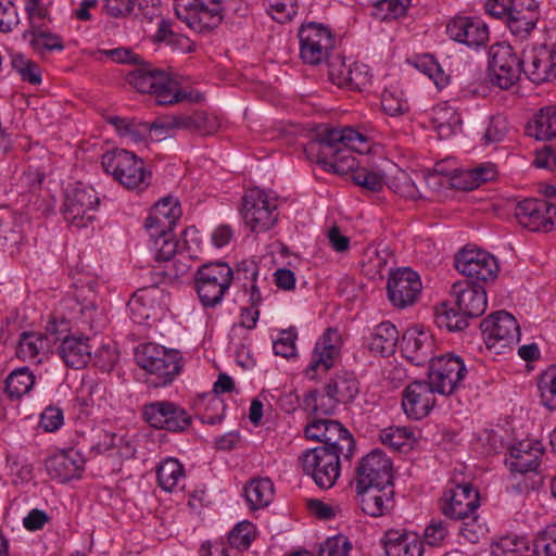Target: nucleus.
<instances>
[{
  "instance_id": "1",
  "label": "nucleus",
  "mask_w": 556,
  "mask_h": 556,
  "mask_svg": "<svg viewBox=\"0 0 556 556\" xmlns=\"http://www.w3.org/2000/svg\"><path fill=\"white\" fill-rule=\"evenodd\" d=\"M368 150L367 138L350 127L324 128L305 147V152L316 156L317 163L338 174L354 170L353 151L363 153Z\"/></svg>"
},
{
  "instance_id": "2",
  "label": "nucleus",
  "mask_w": 556,
  "mask_h": 556,
  "mask_svg": "<svg viewBox=\"0 0 556 556\" xmlns=\"http://www.w3.org/2000/svg\"><path fill=\"white\" fill-rule=\"evenodd\" d=\"M136 362L150 376L153 387L172 383L181 370V355L177 350H167L155 343H147L136 351Z\"/></svg>"
},
{
  "instance_id": "3",
  "label": "nucleus",
  "mask_w": 556,
  "mask_h": 556,
  "mask_svg": "<svg viewBox=\"0 0 556 556\" xmlns=\"http://www.w3.org/2000/svg\"><path fill=\"white\" fill-rule=\"evenodd\" d=\"M127 81L141 93L154 94L160 105L178 103L187 98V93L180 90L176 79L151 65H143L130 72Z\"/></svg>"
},
{
  "instance_id": "4",
  "label": "nucleus",
  "mask_w": 556,
  "mask_h": 556,
  "mask_svg": "<svg viewBox=\"0 0 556 556\" xmlns=\"http://www.w3.org/2000/svg\"><path fill=\"white\" fill-rule=\"evenodd\" d=\"M235 281L232 268L225 262L201 265L194 275V289L204 307H215Z\"/></svg>"
},
{
  "instance_id": "5",
  "label": "nucleus",
  "mask_w": 556,
  "mask_h": 556,
  "mask_svg": "<svg viewBox=\"0 0 556 556\" xmlns=\"http://www.w3.org/2000/svg\"><path fill=\"white\" fill-rule=\"evenodd\" d=\"M104 170L127 189H144L150 185L151 175L144 163L130 151L116 149L102 155Z\"/></svg>"
},
{
  "instance_id": "6",
  "label": "nucleus",
  "mask_w": 556,
  "mask_h": 556,
  "mask_svg": "<svg viewBox=\"0 0 556 556\" xmlns=\"http://www.w3.org/2000/svg\"><path fill=\"white\" fill-rule=\"evenodd\" d=\"M514 48L506 42L491 46L489 51V80L493 86L507 90L518 83L525 67Z\"/></svg>"
},
{
  "instance_id": "7",
  "label": "nucleus",
  "mask_w": 556,
  "mask_h": 556,
  "mask_svg": "<svg viewBox=\"0 0 556 556\" xmlns=\"http://www.w3.org/2000/svg\"><path fill=\"white\" fill-rule=\"evenodd\" d=\"M242 201L241 216L251 231L264 232L276 224V199L270 198L264 190L252 188L245 192Z\"/></svg>"
},
{
  "instance_id": "8",
  "label": "nucleus",
  "mask_w": 556,
  "mask_h": 556,
  "mask_svg": "<svg viewBox=\"0 0 556 556\" xmlns=\"http://www.w3.org/2000/svg\"><path fill=\"white\" fill-rule=\"evenodd\" d=\"M175 13L198 33L212 30L223 20L219 0H175Z\"/></svg>"
},
{
  "instance_id": "9",
  "label": "nucleus",
  "mask_w": 556,
  "mask_h": 556,
  "mask_svg": "<svg viewBox=\"0 0 556 556\" xmlns=\"http://www.w3.org/2000/svg\"><path fill=\"white\" fill-rule=\"evenodd\" d=\"M468 370L464 361L455 354L447 353L432 359L427 380L442 395H451L463 386Z\"/></svg>"
},
{
  "instance_id": "10",
  "label": "nucleus",
  "mask_w": 556,
  "mask_h": 556,
  "mask_svg": "<svg viewBox=\"0 0 556 556\" xmlns=\"http://www.w3.org/2000/svg\"><path fill=\"white\" fill-rule=\"evenodd\" d=\"M300 462L303 471L311 476L320 489H330L340 476V457L327 447L305 451Z\"/></svg>"
},
{
  "instance_id": "11",
  "label": "nucleus",
  "mask_w": 556,
  "mask_h": 556,
  "mask_svg": "<svg viewBox=\"0 0 556 556\" xmlns=\"http://www.w3.org/2000/svg\"><path fill=\"white\" fill-rule=\"evenodd\" d=\"M66 321L62 319L60 325L53 320L48 327L47 332L55 336V341L61 340L58 353L67 367L81 369L88 365L92 358V346L89 343V337L84 334H66L63 339L59 337L66 327Z\"/></svg>"
},
{
  "instance_id": "12",
  "label": "nucleus",
  "mask_w": 556,
  "mask_h": 556,
  "mask_svg": "<svg viewBox=\"0 0 556 556\" xmlns=\"http://www.w3.org/2000/svg\"><path fill=\"white\" fill-rule=\"evenodd\" d=\"M480 507V493L471 483H459L444 491L440 500L442 514L453 520H466Z\"/></svg>"
},
{
  "instance_id": "13",
  "label": "nucleus",
  "mask_w": 556,
  "mask_h": 556,
  "mask_svg": "<svg viewBox=\"0 0 556 556\" xmlns=\"http://www.w3.org/2000/svg\"><path fill=\"white\" fill-rule=\"evenodd\" d=\"M144 420L155 429L172 432L186 431L191 425V416L178 404L156 401L146 404L142 409Z\"/></svg>"
},
{
  "instance_id": "14",
  "label": "nucleus",
  "mask_w": 556,
  "mask_h": 556,
  "mask_svg": "<svg viewBox=\"0 0 556 556\" xmlns=\"http://www.w3.org/2000/svg\"><path fill=\"white\" fill-rule=\"evenodd\" d=\"M455 268L464 276L476 279L477 283L493 281L500 269L497 261L492 254L468 247L457 253Z\"/></svg>"
},
{
  "instance_id": "15",
  "label": "nucleus",
  "mask_w": 556,
  "mask_h": 556,
  "mask_svg": "<svg viewBox=\"0 0 556 556\" xmlns=\"http://www.w3.org/2000/svg\"><path fill=\"white\" fill-rule=\"evenodd\" d=\"M515 217L523 228L548 232L556 228V205L546 200L525 199L516 205Z\"/></svg>"
},
{
  "instance_id": "16",
  "label": "nucleus",
  "mask_w": 556,
  "mask_h": 556,
  "mask_svg": "<svg viewBox=\"0 0 556 556\" xmlns=\"http://www.w3.org/2000/svg\"><path fill=\"white\" fill-rule=\"evenodd\" d=\"M100 199L91 187L78 185L66 194L64 218L77 228L86 227L96 217Z\"/></svg>"
},
{
  "instance_id": "17",
  "label": "nucleus",
  "mask_w": 556,
  "mask_h": 556,
  "mask_svg": "<svg viewBox=\"0 0 556 556\" xmlns=\"http://www.w3.org/2000/svg\"><path fill=\"white\" fill-rule=\"evenodd\" d=\"M392 462L381 450L364 456L355 470V488L393 485Z\"/></svg>"
},
{
  "instance_id": "18",
  "label": "nucleus",
  "mask_w": 556,
  "mask_h": 556,
  "mask_svg": "<svg viewBox=\"0 0 556 556\" xmlns=\"http://www.w3.org/2000/svg\"><path fill=\"white\" fill-rule=\"evenodd\" d=\"M480 329L488 349L501 343L502 348L519 340V326L516 318L507 312H496L480 323Z\"/></svg>"
},
{
  "instance_id": "19",
  "label": "nucleus",
  "mask_w": 556,
  "mask_h": 556,
  "mask_svg": "<svg viewBox=\"0 0 556 556\" xmlns=\"http://www.w3.org/2000/svg\"><path fill=\"white\" fill-rule=\"evenodd\" d=\"M434 393L437 391L428 380H416L409 383L402 399V407L407 417L419 420L428 416L435 404Z\"/></svg>"
},
{
  "instance_id": "20",
  "label": "nucleus",
  "mask_w": 556,
  "mask_h": 556,
  "mask_svg": "<svg viewBox=\"0 0 556 556\" xmlns=\"http://www.w3.org/2000/svg\"><path fill=\"white\" fill-rule=\"evenodd\" d=\"M451 294L455 306L468 318H477L486 309V293L480 283L457 281L452 286Z\"/></svg>"
},
{
  "instance_id": "21",
  "label": "nucleus",
  "mask_w": 556,
  "mask_h": 556,
  "mask_svg": "<svg viewBox=\"0 0 556 556\" xmlns=\"http://www.w3.org/2000/svg\"><path fill=\"white\" fill-rule=\"evenodd\" d=\"M523 73L536 85L556 80V43L533 48L526 55Z\"/></svg>"
},
{
  "instance_id": "22",
  "label": "nucleus",
  "mask_w": 556,
  "mask_h": 556,
  "mask_svg": "<svg viewBox=\"0 0 556 556\" xmlns=\"http://www.w3.org/2000/svg\"><path fill=\"white\" fill-rule=\"evenodd\" d=\"M420 291L421 282L419 276L406 268L393 273L387 285L388 298L399 308L412 305Z\"/></svg>"
},
{
  "instance_id": "23",
  "label": "nucleus",
  "mask_w": 556,
  "mask_h": 556,
  "mask_svg": "<svg viewBox=\"0 0 556 556\" xmlns=\"http://www.w3.org/2000/svg\"><path fill=\"white\" fill-rule=\"evenodd\" d=\"M401 350L406 359L416 366L432 363L435 350V340L427 331L417 329L407 330L402 338Z\"/></svg>"
},
{
  "instance_id": "24",
  "label": "nucleus",
  "mask_w": 556,
  "mask_h": 556,
  "mask_svg": "<svg viewBox=\"0 0 556 556\" xmlns=\"http://www.w3.org/2000/svg\"><path fill=\"white\" fill-rule=\"evenodd\" d=\"M338 341V331L329 328L316 342L311 363L305 371L309 379H315L318 372H327L333 366L340 353Z\"/></svg>"
},
{
  "instance_id": "25",
  "label": "nucleus",
  "mask_w": 556,
  "mask_h": 556,
  "mask_svg": "<svg viewBox=\"0 0 556 556\" xmlns=\"http://www.w3.org/2000/svg\"><path fill=\"white\" fill-rule=\"evenodd\" d=\"M446 34L451 39L469 47H479L489 39V29L485 23L468 17L457 16L446 25Z\"/></svg>"
},
{
  "instance_id": "26",
  "label": "nucleus",
  "mask_w": 556,
  "mask_h": 556,
  "mask_svg": "<svg viewBox=\"0 0 556 556\" xmlns=\"http://www.w3.org/2000/svg\"><path fill=\"white\" fill-rule=\"evenodd\" d=\"M355 489L358 505L365 514L371 517H380L394 507L393 485H371L366 486V489Z\"/></svg>"
},
{
  "instance_id": "27",
  "label": "nucleus",
  "mask_w": 556,
  "mask_h": 556,
  "mask_svg": "<svg viewBox=\"0 0 556 556\" xmlns=\"http://www.w3.org/2000/svg\"><path fill=\"white\" fill-rule=\"evenodd\" d=\"M182 212L176 199L166 197L160 200L151 210L147 220L146 228L149 236H154L166 230H173L176 222L180 218Z\"/></svg>"
},
{
  "instance_id": "28",
  "label": "nucleus",
  "mask_w": 556,
  "mask_h": 556,
  "mask_svg": "<svg viewBox=\"0 0 556 556\" xmlns=\"http://www.w3.org/2000/svg\"><path fill=\"white\" fill-rule=\"evenodd\" d=\"M539 20V7L534 0H516L515 8L505 24L513 35L527 38Z\"/></svg>"
},
{
  "instance_id": "29",
  "label": "nucleus",
  "mask_w": 556,
  "mask_h": 556,
  "mask_svg": "<svg viewBox=\"0 0 556 556\" xmlns=\"http://www.w3.org/2000/svg\"><path fill=\"white\" fill-rule=\"evenodd\" d=\"M84 465V458L74 450L55 454L46 460V469L49 476L60 482L79 477Z\"/></svg>"
},
{
  "instance_id": "30",
  "label": "nucleus",
  "mask_w": 556,
  "mask_h": 556,
  "mask_svg": "<svg viewBox=\"0 0 556 556\" xmlns=\"http://www.w3.org/2000/svg\"><path fill=\"white\" fill-rule=\"evenodd\" d=\"M543 451L530 441H521L509 448L506 465L511 471L527 473L535 471L541 463Z\"/></svg>"
},
{
  "instance_id": "31",
  "label": "nucleus",
  "mask_w": 556,
  "mask_h": 556,
  "mask_svg": "<svg viewBox=\"0 0 556 556\" xmlns=\"http://www.w3.org/2000/svg\"><path fill=\"white\" fill-rule=\"evenodd\" d=\"M45 21L46 18H29V29L24 34V38L30 36V47L40 53L53 50L62 51L64 49L63 39L51 33Z\"/></svg>"
},
{
  "instance_id": "32",
  "label": "nucleus",
  "mask_w": 556,
  "mask_h": 556,
  "mask_svg": "<svg viewBox=\"0 0 556 556\" xmlns=\"http://www.w3.org/2000/svg\"><path fill=\"white\" fill-rule=\"evenodd\" d=\"M326 437L320 447H327L334 452L339 457L350 460L355 451V440L350 431L339 421L329 420Z\"/></svg>"
},
{
  "instance_id": "33",
  "label": "nucleus",
  "mask_w": 556,
  "mask_h": 556,
  "mask_svg": "<svg viewBox=\"0 0 556 556\" xmlns=\"http://www.w3.org/2000/svg\"><path fill=\"white\" fill-rule=\"evenodd\" d=\"M50 346L51 343L47 334L24 331L17 342L16 356L22 361H34L36 364H41Z\"/></svg>"
},
{
  "instance_id": "34",
  "label": "nucleus",
  "mask_w": 556,
  "mask_h": 556,
  "mask_svg": "<svg viewBox=\"0 0 556 556\" xmlns=\"http://www.w3.org/2000/svg\"><path fill=\"white\" fill-rule=\"evenodd\" d=\"M387 556H422V542L416 534L390 530L384 534Z\"/></svg>"
},
{
  "instance_id": "35",
  "label": "nucleus",
  "mask_w": 556,
  "mask_h": 556,
  "mask_svg": "<svg viewBox=\"0 0 556 556\" xmlns=\"http://www.w3.org/2000/svg\"><path fill=\"white\" fill-rule=\"evenodd\" d=\"M36 384V376L26 366L12 370L3 381V393L10 401H21Z\"/></svg>"
},
{
  "instance_id": "36",
  "label": "nucleus",
  "mask_w": 556,
  "mask_h": 556,
  "mask_svg": "<svg viewBox=\"0 0 556 556\" xmlns=\"http://www.w3.org/2000/svg\"><path fill=\"white\" fill-rule=\"evenodd\" d=\"M324 389L340 403L348 404L359 393V382L354 372L340 370L334 374Z\"/></svg>"
},
{
  "instance_id": "37",
  "label": "nucleus",
  "mask_w": 556,
  "mask_h": 556,
  "mask_svg": "<svg viewBox=\"0 0 556 556\" xmlns=\"http://www.w3.org/2000/svg\"><path fill=\"white\" fill-rule=\"evenodd\" d=\"M528 136L536 140L556 139V108H544L526 126Z\"/></svg>"
},
{
  "instance_id": "38",
  "label": "nucleus",
  "mask_w": 556,
  "mask_h": 556,
  "mask_svg": "<svg viewBox=\"0 0 556 556\" xmlns=\"http://www.w3.org/2000/svg\"><path fill=\"white\" fill-rule=\"evenodd\" d=\"M496 177V166L492 163H483L475 168L463 172L454 179L453 185L464 190H473L482 184L494 180Z\"/></svg>"
},
{
  "instance_id": "39",
  "label": "nucleus",
  "mask_w": 556,
  "mask_h": 556,
  "mask_svg": "<svg viewBox=\"0 0 556 556\" xmlns=\"http://www.w3.org/2000/svg\"><path fill=\"white\" fill-rule=\"evenodd\" d=\"M399 341V331L389 321L379 324L371 336L369 349L382 356L392 355Z\"/></svg>"
},
{
  "instance_id": "40",
  "label": "nucleus",
  "mask_w": 556,
  "mask_h": 556,
  "mask_svg": "<svg viewBox=\"0 0 556 556\" xmlns=\"http://www.w3.org/2000/svg\"><path fill=\"white\" fill-rule=\"evenodd\" d=\"M273 482L265 479H253L244 488V495L251 509H258L267 506L273 498Z\"/></svg>"
},
{
  "instance_id": "41",
  "label": "nucleus",
  "mask_w": 556,
  "mask_h": 556,
  "mask_svg": "<svg viewBox=\"0 0 556 556\" xmlns=\"http://www.w3.org/2000/svg\"><path fill=\"white\" fill-rule=\"evenodd\" d=\"M159 485L167 492L174 491L185 479L184 466L175 458L164 460L156 471Z\"/></svg>"
},
{
  "instance_id": "42",
  "label": "nucleus",
  "mask_w": 556,
  "mask_h": 556,
  "mask_svg": "<svg viewBox=\"0 0 556 556\" xmlns=\"http://www.w3.org/2000/svg\"><path fill=\"white\" fill-rule=\"evenodd\" d=\"M435 324L440 328H446L448 331H460L468 326V317L465 316L458 308L450 306L443 302L435 306Z\"/></svg>"
},
{
  "instance_id": "43",
  "label": "nucleus",
  "mask_w": 556,
  "mask_h": 556,
  "mask_svg": "<svg viewBox=\"0 0 556 556\" xmlns=\"http://www.w3.org/2000/svg\"><path fill=\"white\" fill-rule=\"evenodd\" d=\"M339 403L332 394L326 391L320 393L318 390L309 391L304 399L306 409L309 410L311 415L318 417L319 415H332Z\"/></svg>"
},
{
  "instance_id": "44",
  "label": "nucleus",
  "mask_w": 556,
  "mask_h": 556,
  "mask_svg": "<svg viewBox=\"0 0 556 556\" xmlns=\"http://www.w3.org/2000/svg\"><path fill=\"white\" fill-rule=\"evenodd\" d=\"M112 124L122 137L128 138L134 142H142L150 136L149 123H138L118 116L110 117Z\"/></svg>"
},
{
  "instance_id": "45",
  "label": "nucleus",
  "mask_w": 556,
  "mask_h": 556,
  "mask_svg": "<svg viewBox=\"0 0 556 556\" xmlns=\"http://www.w3.org/2000/svg\"><path fill=\"white\" fill-rule=\"evenodd\" d=\"M431 123L439 138L444 139L454 134L456 126L459 124V118L453 110L438 106L433 110Z\"/></svg>"
},
{
  "instance_id": "46",
  "label": "nucleus",
  "mask_w": 556,
  "mask_h": 556,
  "mask_svg": "<svg viewBox=\"0 0 556 556\" xmlns=\"http://www.w3.org/2000/svg\"><path fill=\"white\" fill-rule=\"evenodd\" d=\"M542 404L549 410L556 409V366L544 370L538 381Z\"/></svg>"
},
{
  "instance_id": "47",
  "label": "nucleus",
  "mask_w": 556,
  "mask_h": 556,
  "mask_svg": "<svg viewBox=\"0 0 556 556\" xmlns=\"http://www.w3.org/2000/svg\"><path fill=\"white\" fill-rule=\"evenodd\" d=\"M300 42L312 43L316 42L320 45H333L334 37L330 29L314 22L304 24L299 30Z\"/></svg>"
},
{
  "instance_id": "48",
  "label": "nucleus",
  "mask_w": 556,
  "mask_h": 556,
  "mask_svg": "<svg viewBox=\"0 0 556 556\" xmlns=\"http://www.w3.org/2000/svg\"><path fill=\"white\" fill-rule=\"evenodd\" d=\"M410 0H378L374 4L372 15L381 21L395 20L403 16Z\"/></svg>"
},
{
  "instance_id": "49",
  "label": "nucleus",
  "mask_w": 556,
  "mask_h": 556,
  "mask_svg": "<svg viewBox=\"0 0 556 556\" xmlns=\"http://www.w3.org/2000/svg\"><path fill=\"white\" fill-rule=\"evenodd\" d=\"M170 232L172 230H166L150 236L154 241L156 262H169L176 255L178 241L173 238Z\"/></svg>"
},
{
  "instance_id": "50",
  "label": "nucleus",
  "mask_w": 556,
  "mask_h": 556,
  "mask_svg": "<svg viewBox=\"0 0 556 556\" xmlns=\"http://www.w3.org/2000/svg\"><path fill=\"white\" fill-rule=\"evenodd\" d=\"M13 68L20 74L24 81L38 85L41 81L39 65L23 54H13L11 60Z\"/></svg>"
},
{
  "instance_id": "51",
  "label": "nucleus",
  "mask_w": 556,
  "mask_h": 556,
  "mask_svg": "<svg viewBox=\"0 0 556 556\" xmlns=\"http://www.w3.org/2000/svg\"><path fill=\"white\" fill-rule=\"evenodd\" d=\"M413 434V431L405 427H389L380 431L379 438L383 445L401 451L404 446H409Z\"/></svg>"
},
{
  "instance_id": "52",
  "label": "nucleus",
  "mask_w": 556,
  "mask_h": 556,
  "mask_svg": "<svg viewBox=\"0 0 556 556\" xmlns=\"http://www.w3.org/2000/svg\"><path fill=\"white\" fill-rule=\"evenodd\" d=\"M128 307L135 321L142 323L148 319L153 308V300L148 298V289L142 288L135 292L128 302Z\"/></svg>"
},
{
  "instance_id": "53",
  "label": "nucleus",
  "mask_w": 556,
  "mask_h": 556,
  "mask_svg": "<svg viewBox=\"0 0 556 556\" xmlns=\"http://www.w3.org/2000/svg\"><path fill=\"white\" fill-rule=\"evenodd\" d=\"M381 108L390 116L403 115L409 110L407 100L400 90L386 89L381 96Z\"/></svg>"
},
{
  "instance_id": "54",
  "label": "nucleus",
  "mask_w": 556,
  "mask_h": 556,
  "mask_svg": "<svg viewBox=\"0 0 556 556\" xmlns=\"http://www.w3.org/2000/svg\"><path fill=\"white\" fill-rule=\"evenodd\" d=\"M255 539L254 526L249 521L239 522L229 533V545L239 551L247 549Z\"/></svg>"
},
{
  "instance_id": "55",
  "label": "nucleus",
  "mask_w": 556,
  "mask_h": 556,
  "mask_svg": "<svg viewBox=\"0 0 556 556\" xmlns=\"http://www.w3.org/2000/svg\"><path fill=\"white\" fill-rule=\"evenodd\" d=\"M416 66L432 79L439 89H442L447 85L450 76L445 74L441 65L432 55H425L417 62Z\"/></svg>"
},
{
  "instance_id": "56",
  "label": "nucleus",
  "mask_w": 556,
  "mask_h": 556,
  "mask_svg": "<svg viewBox=\"0 0 556 556\" xmlns=\"http://www.w3.org/2000/svg\"><path fill=\"white\" fill-rule=\"evenodd\" d=\"M333 45H320L316 42H300V55L304 63L318 65L331 54Z\"/></svg>"
},
{
  "instance_id": "57",
  "label": "nucleus",
  "mask_w": 556,
  "mask_h": 556,
  "mask_svg": "<svg viewBox=\"0 0 556 556\" xmlns=\"http://www.w3.org/2000/svg\"><path fill=\"white\" fill-rule=\"evenodd\" d=\"M264 3L278 23L288 22L296 14V0H264Z\"/></svg>"
},
{
  "instance_id": "58",
  "label": "nucleus",
  "mask_w": 556,
  "mask_h": 556,
  "mask_svg": "<svg viewBox=\"0 0 556 556\" xmlns=\"http://www.w3.org/2000/svg\"><path fill=\"white\" fill-rule=\"evenodd\" d=\"M326 61L329 79L342 88L346 84V77L351 74V65L345 64L344 56L341 54H330Z\"/></svg>"
},
{
  "instance_id": "59",
  "label": "nucleus",
  "mask_w": 556,
  "mask_h": 556,
  "mask_svg": "<svg viewBox=\"0 0 556 556\" xmlns=\"http://www.w3.org/2000/svg\"><path fill=\"white\" fill-rule=\"evenodd\" d=\"M353 181L371 192H380L384 186L383 176L380 173L369 170L367 168H359L352 175Z\"/></svg>"
},
{
  "instance_id": "60",
  "label": "nucleus",
  "mask_w": 556,
  "mask_h": 556,
  "mask_svg": "<svg viewBox=\"0 0 556 556\" xmlns=\"http://www.w3.org/2000/svg\"><path fill=\"white\" fill-rule=\"evenodd\" d=\"M460 521L459 536L464 541L477 544L485 535L484 527L478 522L477 514H473L469 519Z\"/></svg>"
},
{
  "instance_id": "61",
  "label": "nucleus",
  "mask_w": 556,
  "mask_h": 556,
  "mask_svg": "<svg viewBox=\"0 0 556 556\" xmlns=\"http://www.w3.org/2000/svg\"><path fill=\"white\" fill-rule=\"evenodd\" d=\"M281 336L274 342V352L276 355L289 358L295 355V340L298 334L294 328L282 330Z\"/></svg>"
},
{
  "instance_id": "62",
  "label": "nucleus",
  "mask_w": 556,
  "mask_h": 556,
  "mask_svg": "<svg viewBox=\"0 0 556 556\" xmlns=\"http://www.w3.org/2000/svg\"><path fill=\"white\" fill-rule=\"evenodd\" d=\"M390 188L405 199L416 200L420 197L415 182L405 172H402L394 177Z\"/></svg>"
},
{
  "instance_id": "63",
  "label": "nucleus",
  "mask_w": 556,
  "mask_h": 556,
  "mask_svg": "<svg viewBox=\"0 0 556 556\" xmlns=\"http://www.w3.org/2000/svg\"><path fill=\"white\" fill-rule=\"evenodd\" d=\"M535 556H556V527L548 529L534 541Z\"/></svg>"
},
{
  "instance_id": "64",
  "label": "nucleus",
  "mask_w": 556,
  "mask_h": 556,
  "mask_svg": "<svg viewBox=\"0 0 556 556\" xmlns=\"http://www.w3.org/2000/svg\"><path fill=\"white\" fill-rule=\"evenodd\" d=\"M349 541L343 536L329 538L321 544L318 556H348Z\"/></svg>"
}]
</instances>
